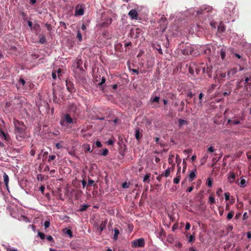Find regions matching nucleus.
<instances>
[{
  "mask_svg": "<svg viewBox=\"0 0 251 251\" xmlns=\"http://www.w3.org/2000/svg\"><path fill=\"white\" fill-rule=\"evenodd\" d=\"M142 135L140 133V130L139 129L136 128L135 130V137L137 140H139L141 137Z\"/></svg>",
  "mask_w": 251,
  "mask_h": 251,
  "instance_id": "obj_13",
  "label": "nucleus"
},
{
  "mask_svg": "<svg viewBox=\"0 0 251 251\" xmlns=\"http://www.w3.org/2000/svg\"><path fill=\"white\" fill-rule=\"evenodd\" d=\"M207 151L209 152L212 153V152H214L215 149H214V147H213L212 146H210V147H209L208 148Z\"/></svg>",
  "mask_w": 251,
  "mask_h": 251,
  "instance_id": "obj_31",
  "label": "nucleus"
},
{
  "mask_svg": "<svg viewBox=\"0 0 251 251\" xmlns=\"http://www.w3.org/2000/svg\"><path fill=\"white\" fill-rule=\"evenodd\" d=\"M107 144L110 145H112L114 144V141L112 139H109L107 141Z\"/></svg>",
  "mask_w": 251,
  "mask_h": 251,
  "instance_id": "obj_49",
  "label": "nucleus"
},
{
  "mask_svg": "<svg viewBox=\"0 0 251 251\" xmlns=\"http://www.w3.org/2000/svg\"><path fill=\"white\" fill-rule=\"evenodd\" d=\"M159 100V97H157V96H156L154 98L151 99V100L152 102H158Z\"/></svg>",
  "mask_w": 251,
  "mask_h": 251,
  "instance_id": "obj_33",
  "label": "nucleus"
},
{
  "mask_svg": "<svg viewBox=\"0 0 251 251\" xmlns=\"http://www.w3.org/2000/svg\"><path fill=\"white\" fill-rule=\"evenodd\" d=\"M190 224L189 223H187L185 226V229L188 230L190 228Z\"/></svg>",
  "mask_w": 251,
  "mask_h": 251,
  "instance_id": "obj_47",
  "label": "nucleus"
},
{
  "mask_svg": "<svg viewBox=\"0 0 251 251\" xmlns=\"http://www.w3.org/2000/svg\"><path fill=\"white\" fill-rule=\"evenodd\" d=\"M65 233L67 234L70 237L72 236V232L70 229H65Z\"/></svg>",
  "mask_w": 251,
  "mask_h": 251,
  "instance_id": "obj_27",
  "label": "nucleus"
},
{
  "mask_svg": "<svg viewBox=\"0 0 251 251\" xmlns=\"http://www.w3.org/2000/svg\"><path fill=\"white\" fill-rule=\"evenodd\" d=\"M129 16L131 17L132 19H137L138 18V13L136 10H131L128 13Z\"/></svg>",
  "mask_w": 251,
  "mask_h": 251,
  "instance_id": "obj_6",
  "label": "nucleus"
},
{
  "mask_svg": "<svg viewBox=\"0 0 251 251\" xmlns=\"http://www.w3.org/2000/svg\"><path fill=\"white\" fill-rule=\"evenodd\" d=\"M56 156L54 155H50L49 157L48 161L50 162L51 160H54Z\"/></svg>",
  "mask_w": 251,
  "mask_h": 251,
  "instance_id": "obj_36",
  "label": "nucleus"
},
{
  "mask_svg": "<svg viewBox=\"0 0 251 251\" xmlns=\"http://www.w3.org/2000/svg\"><path fill=\"white\" fill-rule=\"evenodd\" d=\"M47 239L48 240V241H51L53 240V238L50 235H49L47 237Z\"/></svg>",
  "mask_w": 251,
  "mask_h": 251,
  "instance_id": "obj_50",
  "label": "nucleus"
},
{
  "mask_svg": "<svg viewBox=\"0 0 251 251\" xmlns=\"http://www.w3.org/2000/svg\"><path fill=\"white\" fill-rule=\"evenodd\" d=\"M238 71V70L236 68H233L231 69L230 70L228 71L227 73V75L229 77H231L233 76L235 74L237 73Z\"/></svg>",
  "mask_w": 251,
  "mask_h": 251,
  "instance_id": "obj_8",
  "label": "nucleus"
},
{
  "mask_svg": "<svg viewBox=\"0 0 251 251\" xmlns=\"http://www.w3.org/2000/svg\"><path fill=\"white\" fill-rule=\"evenodd\" d=\"M13 123L15 127V133L18 140H22L25 137L26 126L23 122L14 120Z\"/></svg>",
  "mask_w": 251,
  "mask_h": 251,
  "instance_id": "obj_1",
  "label": "nucleus"
},
{
  "mask_svg": "<svg viewBox=\"0 0 251 251\" xmlns=\"http://www.w3.org/2000/svg\"><path fill=\"white\" fill-rule=\"evenodd\" d=\"M131 245L133 248L143 247L145 245L144 239L141 238L133 240L131 242Z\"/></svg>",
  "mask_w": 251,
  "mask_h": 251,
  "instance_id": "obj_4",
  "label": "nucleus"
},
{
  "mask_svg": "<svg viewBox=\"0 0 251 251\" xmlns=\"http://www.w3.org/2000/svg\"><path fill=\"white\" fill-rule=\"evenodd\" d=\"M247 156L248 159L251 158V152H247Z\"/></svg>",
  "mask_w": 251,
  "mask_h": 251,
  "instance_id": "obj_55",
  "label": "nucleus"
},
{
  "mask_svg": "<svg viewBox=\"0 0 251 251\" xmlns=\"http://www.w3.org/2000/svg\"><path fill=\"white\" fill-rule=\"evenodd\" d=\"M248 215L247 212H245L243 214V219L246 220L248 218Z\"/></svg>",
  "mask_w": 251,
  "mask_h": 251,
  "instance_id": "obj_48",
  "label": "nucleus"
},
{
  "mask_svg": "<svg viewBox=\"0 0 251 251\" xmlns=\"http://www.w3.org/2000/svg\"><path fill=\"white\" fill-rule=\"evenodd\" d=\"M234 215V212L233 211H230L227 214V219L228 220H230L232 218Z\"/></svg>",
  "mask_w": 251,
  "mask_h": 251,
  "instance_id": "obj_21",
  "label": "nucleus"
},
{
  "mask_svg": "<svg viewBox=\"0 0 251 251\" xmlns=\"http://www.w3.org/2000/svg\"><path fill=\"white\" fill-rule=\"evenodd\" d=\"M203 95V94L201 93L200 94H199V99L200 100H201V99L202 98Z\"/></svg>",
  "mask_w": 251,
  "mask_h": 251,
  "instance_id": "obj_58",
  "label": "nucleus"
},
{
  "mask_svg": "<svg viewBox=\"0 0 251 251\" xmlns=\"http://www.w3.org/2000/svg\"><path fill=\"white\" fill-rule=\"evenodd\" d=\"M189 251H196L193 248H191L189 249Z\"/></svg>",
  "mask_w": 251,
  "mask_h": 251,
  "instance_id": "obj_64",
  "label": "nucleus"
},
{
  "mask_svg": "<svg viewBox=\"0 0 251 251\" xmlns=\"http://www.w3.org/2000/svg\"><path fill=\"white\" fill-rule=\"evenodd\" d=\"M50 226V222L49 221H46L45 223H44V226L45 227V228H48Z\"/></svg>",
  "mask_w": 251,
  "mask_h": 251,
  "instance_id": "obj_39",
  "label": "nucleus"
},
{
  "mask_svg": "<svg viewBox=\"0 0 251 251\" xmlns=\"http://www.w3.org/2000/svg\"><path fill=\"white\" fill-rule=\"evenodd\" d=\"M3 180H4L5 185L6 186V187H8V182H9V177H8V175L5 173H3Z\"/></svg>",
  "mask_w": 251,
  "mask_h": 251,
  "instance_id": "obj_10",
  "label": "nucleus"
},
{
  "mask_svg": "<svg viewBox=\"0 0 251 251\" xmlns=\"http://www.w3.org/2000/svg\"><path fill=\"white\" fill-rule=\"evenodd\" d=\"M211 9V7L210 6H203L201 9V11H206L207 12H209Z\"/></svg>",
  "mask_w": 251,
  "mask_h": 251,
  "instance_id": "obj_22",
  "label": "nucleus"
},
{
  "mask_svg": "<svg viewBox=\"0 0 251 251\" xmlns=\"http://www.w3.org/2000/svg\"><path fill=\"white\" fill-rule=\"evenodd\" d=\"M122 187L124 188H128L129 187V184L126 182H125L123 184Z\"/></svg>",
  "mask_w": 251,
  "mask_h": 251,
  "instance_id": "obj_40",
  "label": "nucleus"
},
{
  "mask_svg": "<svg viewBox=\"0 0 251 251\" xmlns=\"http://www.w3.org/2000/svg\"><path fill=\"white\" fill-rule=\"evenodd\" d=\"M188 239L189 242H193L195 240V237L193 235H188V234L186 236Z\"/></svg>",
  "mask_w": 251,
  "mask_h": 251,
  "instance_id": "obj_24",
  "label": "nucleus"
},
{
  "mask_svg": "<svg viewBox=\"0 0 251 251\" xmlns=\"http://www.w3.org/2000/svg\"><path fill=\"white\" fill-rule=\"evenodd\" d=\"M150 177V174H146L144 177V179H143L144 182H146L147 180H148L149 179Z\"/></svg>",
  "mask_w": 251,
  "mask_h": 251,
  "instance_id": "obj_25",
  "label": "nucleus"
},
{
  "mask_svg": "<svg viewBox=\"0 0 251 251\" xmlns=\"http://www.w3.org/2000/svg\"><path fill=\"white\" fill-rule=\"evenodd\" d=\"M119 234V231L118 229H114V239L116 240L118 238V236Z\"/></svg>",
  "mask_w": 251,
  "mask_h": 251,
  "instance_id": "obj_19",
  "label": "nucleus"
},
{
  "mask_svg": "<svg viewBox=\"0 0 251 251\" xmlns=\"http://www.w3.org/2000/svg\"><path fill=\"white\" fill-rule=\"evenodd\" d=\"M55 146H56V147L58 149H61L62 148V146L61 144L60 143H56Z\"/></svg>",
  "mask_w": 251,
  "mask_h": 251,
  "instance_id": "obj_46",
  "label": "nucleus"
},
{
  "mask_svg": "<svg viewBox=\"0 0 251 251\" xmlns=\"http://www.w3.org/2000/svg\"><path fill=\"white\" fill-rule=\"evenodd\" d=\"M66 83L67 88L69 92H73L75 91V89L74 84L70 81L66 80Z\"/></svg>",
  "mask_w": 251,
  "mask_h": 251,
  "instance_id": "obj_5",
  "label": "nucleus"
},
{
  "mask_svg": "<svg viewBox=\"0 0 251 251\" xmlns=\"http://www.w3.org/2000/svg\"><path fill=\"white\" fill-rule=\"evenodd\" d=\"M38 235L42 239H44L45 238V235L42 232H39Z\"/></svg>",
  "mask_w": 251,
  "mask_h": 251,
  "instance_id": "obj_34",
  "label": "nucleus"
},
{
  "mask_svg": "<svg viewBox=\"0 0 251 251\" xmlns=\"http://www.w3.org/2000/svg\"><path fill=\"white\" fill-rule=\"evenodd\" d=\"M193 190V187H189L188 190H187V191L188 192H191L192 190Z\"/></svg>",
  "mask_w": 251,
  "mask_h": 251,
  "instance_id": "obj_57",
  "label": "nucleus"
},
{
  "mask_svg": "<svg viewBox=\"0 0 251 251\" xmlns=\"http://www.w3.org/2000/svg\"><path fill=\"white\" fill-rule=\"evenodd\" d=\"M108 150L107 149H104L101 153V155H103V156H105L108 153Z\"/></svg>",
  "mask_w": 251,
  "mask_h": 251,
  "instance_id": "obj_38",
  "label": "nucleus"
},
{
  "mask_svg": "<svg viewBox=\"0 0 251 251\" xmlns=\"http://www.w3.org/2000/svg\"><path fill=\"white\" fill-rule=\"evenodd\" d=\"M220 55L222 60H224L226 56V51L223 49H222L220 51Z\"/></svg>",
  "mask_w": 251,
  "mask_h": 251,
  "instance_id": "obj_18",
  "label": "nucleus"
},
{
  "mask_svg": "<svg viewBox=\"0 0 251 251\" xmlns=\"http://www.w3.org/2000/svg\"><path fill=\"white\" fill-rule=\"evenodd\" d=\"M208 156L207 154H205L203 157L202 158L201 161H202V163H203L205 160L208 158Z\"/></svg>",
  "mask_w": 251,
  "mask_h": 251,
  "instance_id": "obj_37",
  "label": "nucleus"
},
{
  "mask_svg": "<svg viewBox=\"0 0 251 251\" xmlns=\"http://www.w3.org/2000/svg\"><path fill=\"white\" fill-rule=\"evenodd\" d=\"M220 76L221 77H225L226 76V73H222L220 75Z\"/></svg>",
  "mask_w": 251,
  "mask_h": 251,
  "instance_id": "obj_60",
  "label": "nucleus"
},
{
  "mask_svg": "<svg viewBox=\"0 0 251 251\" xmlns=\"http://www.w3.org/2000/svg\"><path fill=\"white\" fill-rule=\"evenodd\" d=\"M209 202L211 204V203H213L215 202V198L212 196H210L209 198Z\"/></svg>",
  "mask_w": 251,
  "mask_h": 251,
  "instance_id": "obj_29",
  "label": "nucleus"
},
{
  "mask_svg": "<svg viewBox=\"0 0 251 251\" xmlns=\"http://www.w3.org/2000/svg\"><path fill=\"white\" fill-rule=\"evenodd\" d=\"M247 237L248 238H251V232H249L247 233Z\"/></svg>",
  "mask_w": 251,
  "mask_h": 251,
  "instance_id": "obj_59",
  "label": "nucleus"
},
{
  "mask_svg": "<svg viewBox=\"0 0 251 251\" xmlns=\"http://www.w3.org/2000/svg\"><path fill=\"white\" fill-rule=\"evenodd\" d=\"M218 30L220 32H223L225 30V27L222 23H221L220 25L218 27Z\"/></svg>",
  "mask_w": 251,
  "mask_h": 251,
  "instance_id": "obj_20",
  "label": "nucleus"
},
{
  "mask_svg": "<svg viewBox=\"0 0 251 251\" xmlns=\"http://www.w3.org/2000/svg\"><path fill=\"white\" fill-rule=\"evenodd\" d=\"M82 148L85 151H88V152H92V150L91 149V147H90V145H89V144H84L82 146Z\"/></svg>",
  "mask_w": 251,
  "mask_h": 251,
  "instance_id": "obj_9",
  "label": "nucleus"
},
{
  "mask_svg": "<svg viewBox=\"0 0 251 251\" xmlns=\"http://www.w3.org/2000/svg\"><path fill=\"white\" fill-rule=\"evenodd\" d=\"M46 42V39L44 36H42L40 37L39 40V42L41 44H44Z\"/></svg>",
  "mask_w": 251,
  "mask_h": 251,
  "instance_id": "obj_30",
  "label": "nucleus"
},
{
  "mask_svg": "<svg viewBox=\"0 0 251 251\" xmlns=\"http://www.w3.org/2000/svg\"><path fill=\"white\" fill-rule=\"evenodd\" d=\"M235 178V175L233 173H230L229 174V181L232 182Z\"/></svg>",
  "mask_w": 251,
  "mask_h": 251,
  "instance_id": "obj_15",
  "label": "nucleus"
},
{
  "mask_svg": "<svg viewBox=\"0 0 251 251\" xmlns=\"http://www.w3.org/2000/svg\"><path fill=\"white\" fill-rule=\"evenodd\" d=\"M225 199L226 201L229 200L230 199V194L229 193H225Z\"/></svg>",
  "mask_w": 251,
  "mask_h": 251,
  "instance_id": "obj_32",
  "label": "nucleus"
},
{
  "mask_svg": "<svg viewBox=\"0 0 251 251\" xmlns=\"http://www.w3.org/2000/svg\"><path fill=\"white\" fill-rule=\"evenodd\" d=\"M195 177H196V171H191V172L189 174V178L190 181H193Z\"/></svg>",
  "mask_w": 251,
  "mask_h": 251,
  "instance_id": "obj_11",
  "label": "nucleus"
},
{
  "mask_svg": "<svg viewBox=\"0 0 251 251\" xmlns=\"http://www.w3.org/2000/svg\"><path fill=\"white\" fill-rule=\"evenodd\" d=\"M178 124H179V126L180 127H181L183 126H184V125L187 124V122L184 120L179 119L178 120Z\"/></svg>",
  "mask_w": 251,
  "mask_h": 251,
  "instance_id": "obj_14",
  "label": "nucleus"
},
{
  "mask_svg": "<svg viewBox=\"0 0 251 251\" xmlns=\"http://www.w3.org/2000/svg\"><path fill=\"white\" fill-rule=\"evenodd\" d=\"M45 189V188L44 186H41L39 188L40 191H41L42 193L44 192Z\"/></svg>",
  "mask_w": 251,
  "mask_h": 251,
  "instance_id": "obj_51",
  "label": "nucleus"
},
{
  "mask_svg": "<svg viewBox=\"0 0 251 251\" xmlns=\"http://www.w3.org/2000/svg\"><path fill=\"white\" fill-rule=\"evenodd\" d=\"M95 144L96 146L99 148L101 147L102 146L101 143L99 141H96Z\"/></svg>",
  "mask_w": 251,
  "mask_h": 251,
  "instance_id": "obj_41",
  "label": "nucleus"
},
{
  "mask_svg": "<svg viewBox=\"0 0 251 251\" xmlns=\"http://www.w3.org/2000/svg\"><path fill=\"white\" fill-rule=\"evenodd\" d=\"M192 150H184L183 152L185 153H188H188H191L192 152Z\"/></svg>",
  "mask_w": 251,
  "mask_h": 251,
  "instance_id": "obj_54",
  "label": "nucleus"
},
{
  "mask_svg": "<svg viewBox=\"0 0 251 251\" xmlns=\"http://www.w3.org/2000/svg\"><path fill=\"white\" fill-rule=\"evenodd\" d=\"M171 168H168L165 172L164 173L162 174L161 176H164L165 177H168L170 173H171Z\"/></svg>",
  "mask_w": 251,
  "mask_h": 251,
  "instance_id": "obj_12",
  "label": "nucleus"
},
{
  "mask_svg": "<svg viewBox=\"0 0 251 251\" xmlns=\"http://www.w3.org/2000/svg\"><path fill=\"white\" fill-rule=\"evenodd\" d=\"M52 76L54 79L56 78V72L55 71H53L52 73Z\"/></svg>",
  "mask_w": 251,
  "mask_h": 251,
  "instance_id": "obj_45",
  "label": "nucleus"
},
{
  "mask_svg": "<svg viewBox=\"0 0 251 251\" xmlns=\"http://www.w3.org/2000/svg\"><path fill=\"white\" fill-rule=\"evenodd\" d=\"M88 207V205L87 204H83L81 206V207L80 208L79 210L81 211H83L86 210L87 207Z\"/></svg>",
  "mask_w": 251,
  "mask_h": 251,
  "instance_id": "obj_23",
  "label": "nucleus"
},
{
  "mask_svg": "<svg viewBox=\"0 0 251 251\" xmlns=\"http://www.w3.org/2000/svg\"><path fill=\"white\" fill-rule=\"evenodd\" d=\"M246 180L244 178H242L240 182L239 185L242 187H245L246 186Z\"/></svg>",
  "mask_w": 251,
  "mask_h": 251,
  "instance_id": "obj_17",
  "label": "nucleus"
},
{
  "mask_svg": "<svg viewBox=\"0 0 251 251\" xmlns=\"http://www.w3.org/2000/svg\"><path fill=\"white\" fill-rule=\"evenodd\" d=\"M177 176L174 179V182L175 183L177 184L179 182L180 179V176L178 175V173L176 174Z\"/></svg>",
  "mask_w": 251,
  "mask_h": 251,
  "instance_id": "obj_16",
  "label": "nucleus"
},
{
  "mask_svg": "<svg viewBox=\"0 0 251 251\" xmlns=\"http://www.w3.org/2000/svg\"><path fill=\"white\" fill-rule=\"evenodd\" d=\"M196 158V156L195 155L192 156V157H191V160L192 161H193L194 160H195Z\"/></svg>",
  "mask_w": 251,
  "mask_h": 251,
  "instance_id": "obj_62",
  "label": "nucleus"
},
{
  "mask_svg": "<svg viewBox=\"0 0 251 251\" xmlns=\"http://www.w3.org/2000/svg\"><path fill=\"white\" fill-rule=\"evenodd\" d=\"M27 24H28V26L30 28H31L32 26V23L31 21H28Z\"/></svg>",
  "mask_w": 251,
  "mask_h": 251,
  "instance_id": "obj_56",
  "label": "nucleus"
},
{
  "mask_svg": "<svg viewBox=\"0 0 251 251\" xmlns=\"http://www.w3.org/2000/svg\"><path fill=\"white\" fill-rule=\"evenodd\" d=\"M230 122H231V124H232V125H237L240 123L239 120L231 121L230 120H229L228 121V123H230Z\"/></svg>",
  "mask_w": 251,
  "mask_h": 251,
  "instance_id": "obj_26",
  "label": "nucleus"
},
{
  "mask_svg": "<svg viewBox=\"0 0 251 251\" xmlns=\"http://www.w3.org/2000/svg\"><path fill=\"white\" fill-rule=\"evenodd\" d=\"M94 182V181L93 180L89 179V180L88 181V185L92 186Z\"/></svg>",
  "mask_w": 251,
  "mask_h": 251,
  "instance_id": "obj_44",
  "label": "nucleus"
},
{
  "mask_svg": "<svg viewBox=\"0 0 251 251\" xmlns=\"http://www.w3.org/2000/svg\"><path fill=\"white\" fill-rule=\"evenodd\" d=\"M105 82V79L103 77L101 79V82L99 83V85H101L102 84H103V83H104Z\"/></svg>",
  "mask_w": 251,
  "mask_h": 251,
  "instance_id": "obj_52",
  "label": "nucleus"
},
{
  "mask_svg": "<svg viewBox=\"0 0 251 251\" xmlns=\"http://www.w3.org/2000/svg\"><path fill=\"white\" fill-rule=\"evenodd\" d=\"M226 210H228L229 209V204L228 203H227L226 204Z\"/></svg>",
  "mask_w": 251,
  "mask_h": 251,
  "instance_id": "obj_63",
  "label": "nucleus"
},
{
  "mask_svg": "<svg viewBox=\"0 0 251 251\" xmlns=\"http://www.w3.org/2000/svg\"><path fill=\"white\" fill-rule=\"evenodd\" d=\"M7 251H18L17 249H16L7 248Z\"/></svg>",
  "mask_w": 251,
  "mask_h": 251,
  "instance_id": "obj_53",
  "label": "nucleus"
},
{
  "mask_svg": "<svg viewBox=\"0 0 251 251\" xmlns=\"http://www.w3.org/2000/svg\"><path fill=\"white\" fill-rule=\"evenodd\" d=\"M212 181L210 178H208L207 181V185L211 187L212 186Z\"/></svg>",
  "mask_w": 251,
  "mask_h": 251,
  "instance_id": "obj_28",
  "label": "nucleus"
},
{
  "mask_svg": "<svg viewBox=\"0 0 251 251\" xmlns=\"http://www.w3.org/2000/svg\"><path fill=\"white\" fill-rule=\"evenodd\" d=\"M196 47V46H192L191 45H187L185 50H183V54H191L193 55H197L198 53L197 52H196L195 51V48Z\"/></svg>",
  "mask_w": 251,
  "mask_h": 251,
  "instance_id": "obj_3",
  "label": "nucleus"
},
{
  "mask_svg": "<svg viewBox=\"0 0 251 251\" xmlns=\"http://www.w3.org/2000/svg\"><path fill=\"white\" fill-rule=\"evenodd\" d=\"M223 192V190L222 188H219L217 192H216V193L218 195V196H220V194L222 193Z\"/></svg>",
  "mask_w": 251,
  "mask_h": 251,
  "instance_id": "obj_42",
  "label": "nucleus"
},
{
  "mask_svg": "<svg viewBox=\"0 0 251 251\" xmlns=\"http://www.w3.org/2000/svg\"><path fill=\"white\" fill-rule=\"evenodd\" d=\"M84 14V10L83 8L79 7V5L77 6L75 8V15L81 16Z\"/></svg>",
  "mask_w": 251,
  "mask_h": 251,
  "instance_id": "obj_7",
  "label": "nucleus"
},
{
  "mask_svg": "<svg viewBox=\"0 0 251 251\" xmlns=\"http://www.w3.org/2000/svg\"><path fill=\"white\" fill-rule=\"evenodd\" d=\"M20 82L23 84L24 85L25 84V81L23 79H20Z\"/></svg>",
  "mask_w": 251,
  "mask_h": 251,
  "instance_id": "obj_61",
  "label": "nucleus"
},
{
  "mask_svg": "<svg viewBox=\"0 0 251 251\" xmlns=\"http://www.w3.org/2000/svg\"><path fill=\"white\" fill-rule=\"evenodd\" d=\"M77 37L78 38L79 41L82 40V36L80 32L79 31H78L77 32Z\"/></svg>",
  "mask_w": 251,
  "mask_h": 251,
  "instance_id": "obj_35",
  "label": "nucleus"
},
{
  "mask_svg": "<svg viewBox=\"0 0 251 251\" xmlns=\"http://www.w3.org/2000/svg\"><path fill=\"white\" fill-rule=\"evenodd\" d=\"M73 123V119L68 114L65 115L62 117L60 120V124L61 126L69 127L70 125Z\"/></svg>",
  "mask_w": 251,
  "mask_h": 251,
  "instance_id": "obj_2",
  "label": "nucleus"
},
{
  "mask_svg": "<svg viewBox=\"0 0 251 251\" xmlns=\"http://www.w3.org/2000/svg\"><path fill=\"white\" fill-rule=\"evenodd\" d=\"M173 158H174V155H170L169 156V159H168L169 163H171L173 162Z\"/></svg>",
  "mask_w": 251,
  "mask_h": 251,
  "instance_id": "obj_43",
  "label": "nucleus"
}]
</instances>
